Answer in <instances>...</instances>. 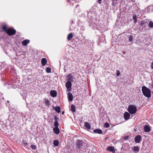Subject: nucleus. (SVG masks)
<instances>
[{
    "label": "nucleus",
    "instance_id": "f257e3e1",
    "mask_svg": "<svg viewBox=\"0 0 153 153\" xmlns=\"http://www.w3.org/2000/svg\"><path fill=\"white\" fill-rule=\"evenodd\" d=\"M142 91L144 95L148 99L151 97V91L150 90L145 86H143Z\"/></svg>",
    "mask_w": 153,
    "mask_h": 153
},
{
    "label": "nucleus",
    "instance_id": "f03ea898",
    "mask_svg": "<svg viewBox=\"0 0 153 153\" xmlns=\"http://www.w3.org/2000/svg\"><path fill=\"white\" fill-rule=\"evenodd\" d=\"M3 30L6 33H7L8 35H14L16 33V30L13 29L12 28H7L6 26L4 25L2 27Z\"/></svg>",
    "mask_w": 153,
    "mask_h": 153
},
{
    "label": "nucleus",
    "instance_id": "7ed1b4c3",
    "mask_svg": "<svg viewBox=\"0 0 153 153\" xmlns=\"http://www.w3.org/2000/svg\"><path fill=\"white\" fill-rule=\"evenodd\" d=\"M137 110L136 107L134 105H130L128 106V111L131 114H133L135 113Z\"/></svg>",
    "mask_w": 153,
    "mask_h": 153
},
{
    "label": "nucleus",
    "instance_id": "20e7f679",
    "mask_svg": "<svg viewBox=\"0 0 153 153\" xmlns=\"http://www.w3.org/2000/svg\"><path fill=\"white\" fill-rule=\"evenodd\" d=\"M83 141L80 140H77L76 141V145L77 149H80L84 147Z\"/></svg>",
    "mask_w": 153,
    "mask_h": 153
},
{
    "label": "nucleus",
    "instance_id": "39448f33",
    "mask_svg": "<svg viewBox=\"0 0 153 153\" xmlns=\"http://www.w3.org/2000/svg\"><path fill=\"white\" fill-rule=\"evenodd\" d=\"M71 86L72 83L71 81H68L66 82L65 85V86L67 89L68 91H71Z\"/></svg>",
    "mask_w": 153,
    "mask_h": 153
},
{
    "label": "nucleus",
    "instance_id": "423d86ee",
    "mask_svg": "<svg viewBox=\"0 0 153 153\" xmlns=\"http://www.w3.org/2000/svg\"><path fill=\"white\" fill-rule=\"evenodd\" d=\"M141 140V137L140 135H137L136 136L134 139V141L136 143H139Z\"/></svg>",
    "mask_w": 153,
    "mask_h": 153
},
{
    "label": "nucleus",
    "instance_id": "0eeeda50",
    "mask_svg": "<svg viewBox=\"0 0 153 153\" xmlns=\"http://www.w3.org/2000/svg\"><path fill=\"white\" fill-rule=\"evenodd\" d=\"M67 78L69 81H71L72 82L74 81V77H73L71 74H69L67 76Z\"/></svg>",
    "mask_w": 153,
    "mask_h": 153
},
{
    "label": "nucleus",
    "instance_id": "6e6552de",
    "mask_svg": "<svg viewBox=\"0 0 153 153\" xmlns=\"http://www.w3.org/2000/svg\"><path fill=\"white\" fill-rule=\"evenodd\" d=\"M144 130L146 132H149L151 130V128L149 126L145 125L144 127Z\"/></svg>",
    "mask_w": 153,
    "mask_h": 153
},
{
    "label": "nucleus",
    "instance_id": "1a4fd4ad",
    "mask_svg": "<svg viewBox=\"0 0 153 153\" xmlns=\"http://www.w3.org/2000/svg\"><path fill=\"white\" fill-rule=\"evenodd\" d=\"M130 114L128 112H126L124 114V117L125 119L126 120H128L130 117Z\"/></svg>",
    "mask_w": 153,
    "mask_h": 153
},
{
    "label": "nucleus",
    "instance_id": "9d476101",
    "mask_svg": "<svg viewBox=\"0 0 153 153\" xmlns=\"http://www.w3.org/2000/svg\"><path fill=\"white\" fill-rule=\"evenodd\" d=\"M132 149L135 153H137L139 151L140 148L139 146H134L132 147Z\"/></svg>",
    "mask_w": 153,
    "mask_h": 153
},
{
    "label": "nucleus",
    "instance_id": "9b49d317",
    "mask_svg": "<svg viewBox=\"0 0 153 153\" xmlns=\"http://www.w3.org/2000/svg\"><path fill=\"white\" fill-rule=\"evenodd\" d=\"M107 150L110 152H112V153H115V150L114 146H109L107 148Z\"/></svg>",
    "mask_w": 153,
    "mask_h": 153
},
{
    "label": "nucleus",
    "instance_id": "f8f14e48",
    "mask_svg": "<svg viewBox=\"0 0 153 153\" xmlns=\"http://www.w3.org/2000/svg\"><path fill=\"white\" fill-rule=\"evenodd\" d=\"M85 126L88 129L90 130L91 129V126L90 123L88 122H85Z\"/></svg>",
    "mask_w": 153,
    "mask_h": 153
},
{
    "label": "nucleus",
    "instance_id": "ddd939ff",
    "mask_svg": "<svg viewBox=\"0 0 153 153\" xmlns=\"http://www.w3.org/2000/svg\"><path fill=\"white\" fill-rule=\"evenodd\" d=\"M50 93L51 95L53 97H55L56 96L57 93L55 91H51Z\"/></svg>",
    "mask_w": 153,
    "mask_h": 153
},
{
    "label": "nucleus",
    "instance_id": "4468645a",
    "mask_svg": "<svg viewBox=\"0 0 153 153\" xmlns=\"http://www.w3.org/2000/svg\"><path fill=\"white\" fill-rule=\"evenodd\" d=\"M68 95L69 101H72L73 99V96L72 94L70 92H69L68 94Z\"/></svg>",
    "mask_w": 153,
    "mask_h": 153
},
{
    "label": "nucleus",
    "instance_id": "2eb2a0df",
    "mask_svg": "<svg viewBox=\"0 0 153 153\" xmlns=\"http://www.w3.org/2000/svg\"><path fill=\"white\" fill-rule=\"evenodd\" d=\"M55 109V111L58 113H59L61 112L60 108L59 106H57L56 107H53V109Z\"/></svg>",
    "mask_w": 153,
    "mask_h": 153
},
{
    "label": "nucleus",
    "instance_id": "dca6fc26",
    "mask_svg": "<svg viewBox=\"0 0 153 153\" xmlns=\"http://www.w3.org/2000/svg\"><path fill=\"white\" fill-rule=\"evenodd\" d=\"M94 132L95 133L101 134L102 133V131L101 129H96L94 130Z\"/></svg>",
    "mask_w": 153,
    "mask_h": 153
},
{
    "label": "nucleus",
    "instance_id": "f3484780",
    "mask_svg": "<svg viewBox=\"0 0 153 153\" xmlns=\"http://www.w3.org/2000/svg\"><path fill=\"white\" fill-rule=\"evenodd\" d=\"M30 40L27 39H26L23 41L22 44L23 45L26 46L27 44L29 43Z\"/></svg>",
    "mask_w": 153,
    "mask_h": 153
},
{
    "label": "nucleus",
    "instance_id": "a211bd4d",
    "mask_svg": "<svg viewBox=\"0 0 153 153\" xmlns=\"http://www.w3.org/2000/svg\"><path fill=\"white\" fill-rule=\"evenodd\" d=\"M41 63L43 66H45L47 63V61L45 58H43L41 60Z\"/></svg>",
    "mask_w": 153,
    "mask_h": 153
},
{
    "label": "nucleus",
    "instance_id": "6ab92c4d",
    "mask_svg": "<svg viewBox=\"0 0 153 153\" xmlns=\"http://www.w3.org/2000/svg\"><path fill=\"white\" fill-rule=\"evenodd\" d=\"M53 130L56 134H58L59 133V129L58 128H53Z\"/></svg>",
    "mask_w": 153,
    "mask_h": 153
},
{
    "label": "nucleus",
    "instance_id": "aec40b11",
    "mask_svg": "<svg viewBox=\"0 0 153 153\" xmlns=\"http://www.w3.org/2000/svg\"><path fill=\"white\" fill-rule=\"evenodd\" d=\"M71 110L73 112H76V109L75 106L73 105L72 104L71 106Z\"/></svg>",
    "mask_w": 153,
    "mask_h": 153
},
{
    "label": "nucleus",
    "instance_id": "412c9836",
    "mask_svg": "<svg viewBox=\"0 0 153 153\" xmlns=\"http://www.w3.org/2000/svg\"><path fill=\"white\" fill-rule=\"evenodd\" d=\"M73 37V35L72 33H70L68 35L67 39L68 40H70Z\"/></svg>",
    "mask_w": 153,
    "mask_h": 153
},
{
    "label": "nucleus",
    "instance_id": "4be33fe9",
    "mask_svg": "<svg viewBox=\"0 0 153 153\" xmlns=\"http://www.w3.org/2000/svg\"><path fill=\"white\" fill-rule=\"evenodd\" d=\"M133 19L134 20V23L136 24L137 21V17L136 15H134L133 16Z\"/></svg>",
    "mask_w": 153,
    "mask_h": 153
},
{
    "label": "nucleus",
    "instance_id": "5701e85b",
    "mask_svg": "<svg viewBox=\"0 0 153 153\" xmlns=\"http://www.w3.org/2000/svg\"><path fill=\"white\" fill-rule=\"evenodd\" d=\"M45 103L46 105L48 107H49L50 105V102L49 100L47 99H45Z\"/></svg>",
    "mask_w": 153,
    "mask_h": 153
},
{
    "label": "nucleus",
    "instance_id": "b1692460",
    "mask_svg": "<svg viewBox=\"0 0 153 153\" xmlns=\"http://www.w3.org/2000/svg\"><path fill=\"white\" fill-rule=\"evenodd\" d=\"M59 142L58 141H57L56 140H54L53 144L54 146H58L59 145Z\"/></svg>",
    "mask_w": 153,
    "mask_h": 153
},
{
    "label": "nucleus",
    "instance_id": "393cba45",
    "mask_svg": "<svg viewBox=\"0 0 153 153\" xmlns=\"http://www.w3.org/2000/svg\"><path fill=\"white\" fill-rule=\"evenodd\" d=\"M149 27H150L152 28L153 27V22L152 21H150L149 24Z\"/></svg>",
    "mask_w": 153,
    "mask_h": 153
},
{
    "label": "nucleus",
    "instance_id": "a878e982",
    "mask_svg": "<svg viewBox=\"0 0 153 153\" xmlns=\"http://www.w3.org/2000/svg\"><path fill=\"white\" fill-rule=\"evenodd\" d=\"M51 71V69L50 68L47 67L46 69V71L48 73H50Z\"/></svg>",
    "mask_w": 153,
    "mask_h": 153
},
{
    "label": "nucleus",
    "instance_id": "bb28decb",
    "mask_svg": "<svg viewBox=\"0 0 153 153\" xmlns=\"http://www.w3.org/2000/svg\"><path fill=\"white\" fill-rule=\"evenodd\" d=\"M30 148L33 150H35L36 148V146L34 145H32L30 146Z\"/></svg>",
    "mask_w": 153,
    "mask_h": 153
},
{
    "label": "nucleus",
    "instance_id": "cd10ccee",
    "mask_svg": "<svg viewBox=\"0 0 153 153\" xmlns=\"http://www.w3.org/2000/svg\"><path fill=\"white\" fill-rule=\"evenodd\" d=\"M59 124L57 121H55L54 122V126L55 128H58Z\"/></svg>",
    "mask_w": 153,
    "mask_h": 153
},
{
    "label": "nucleus",
    "instance_id": "c85d7f7f",
    "mask_svg": "<svg viewBox=\"0 0 153 153\" xmlns=\"http://www.w3.org/2000/svg\"><path fill=\"white\" fill-rule=\"evenodd\" d=\"M133 36L132 35H130L129 37V41H133Z\"/></svg>",
    "mask_w": 153,
    "mask_h": 153
},
{
    "label": "nucleus",
    "instance_id": "c756f323",
    "mask_svg": "<svg viewBox=\"0 0 153 153\" xmlns=\"http://www.w3.org/2000/svg\"><path fill=\"white\" fill-rule=\"evenodd\" d=\"M104 126L105 127L108 128L109 127L110 125L107 122H106L104 124Z\"/></svg>",
    "mask_w": 153,
    "mask_h": 153
},
{
    "label": "nucleus",
    "instance_id": "7c9ffc66",
    "mask_svg": "<svg viewBox=\"0 0 153 153\" xmlns=\"http://www.w3.org/2000/svg\"><path fill=\"white\" fill-rule=\"evenodd\" d=\"M22 143L24 145V146H27L28 144L27 142L25 140L23 141Z\"/></svg>",
    "mask_w": 153,
    "mask_h": 153
},
{
    "label": "nucleus",
    "instance_id": "2f4dec72",
    "mask_svg": "<svg viewBox=\"0 0 153 153\" xmlns=\"http://www.w3.org/2000/svg\"><path fill=\"white\" fill-rule=\"evenodd\" d=\"M145 23L143 22L142 21L140 23V26H143L144 25Z\"/></svg>",
    "mask_w": 153,
    "mask_h": 153
},
{
    "label": "nucleus",
    "instance_id": "473e14b6",
    "mask_svg": "<svg viewBox=\"0 0 153 153\" xmlns=\"http://www.w3.org/2000/svg\"><path fill=\"white\" fill-rule=\"evenodd\" d=\"M120 74V72L117 70V71L116 75L117 76H119Z\"/></svg>",
    "mask_w": 153,
    "mask_h": 153
},
{
    "label": "nucleus",
    "instance_id": "72a5a7b5",
    "mask_svg": "<svg viewBox=\"0 0 153 153\" xmlns=\"http://www.w3.org/2000/svg\"><path fill=\"white\" fill-rule=\"evenodd\" d=\"M54 119L55 120V121H57V120L59 119V118L57 117L56 116H54Z\"/></svg>",
    "mask_w": 153,
    "mask_h": 153
},
{
    "label": "nucleus",
    "instance_id": "f704fd0d",
    "mask_svg": "<svg viewBox=\"0 0 153 153\" xmlns=\"http://www.w3.org/2000/svg\"><path fill=\"white\" fill-rule=\"evenodd\" d=\"M146 26L144 25V26H143L141 28H140V29L141 30H143L145 28Z\"/></svg>",
    "mask_w": 153,
    "mask_h": 153
},
{
    "label": "nucleus",
    "instance_id": "c9c22d12",
    "mask_svg": "<svg viewBox=\"0 0 153 153\" xmlns=\"http://www.w3.org/2000/svg\"><path fill=\"white\" fill-rule=\"evenodd\" d=\"M151 67L153 69V62H152L151 63Z\"/></svg>",
    "mask_w": 153,
    "mask_h": 153
},
{
    "label": "nucleus",
    "instance_id": "e433bc0d",
    "mask_svg": "<svg viewBox=\"0 0 153 153\" xmlns=\"http://www.w3.org/2000/svg\"><path fill=\"white\" fill-rule=\"evenodd\" d=\"M64 111H62V114H64Z\"/></svg>",
    "mask_w": 153,
    "mask_h": 153
},
{
    "label": "nucleus",
    "instance_id": "4c0bfd02",
    "mask_svg": "<svg viewBox=\"0 0 153 153\" xmlns=\"http://www.w3.org/2000/svg\"><path fill=\"white\" fill-rule=\"evenodd\" d=\"M99 1H101L102 0H98Z\"/></svg>",
    "mask_w": 153,
    "mask_h": 153
},
{
    "label": "nucleus",
    "instance_id": "58836bf2",
    "mask_svg": "<svg viewBox=\"0 0 153 153\" xmlns=\"http://www.w3.org/2000/svg\"><path fill=\"white\" fill-rule=\"evenodd\" d=\"M7 102H9V101H7Z\"/></svg>",
    "mask_w": 153,
    "mask_h": 153
},
{
    "label": "nucleus",
    "instance_id": "ea45409f",
    "mask_svg": "<svg viewBox=\"0 0 153 153\" xmlns=\"http://www.w3.org/2000/svg\"><path fill=\"white\" fill-rule=\"evenodd\" d=\"M98 3H100L99 2H98Z\"/></svg>",
    "mask_w": 153,
    "mask_h": 153
},
{
    "label": "nucleus",
    "instance_id": "a19ab883",
    "mask_svg": "<svg viewBox=\"0 0 153 153\" xmlns=\"http://www.w3.org/2000/svg\"><path fill=\"white\" fill-rule=\"evenodd\" d=\"M152 94H153V92H152Z\"/></svg>",
    "mask_w": 153,
    "mask_h": 153
}]
</instances>
